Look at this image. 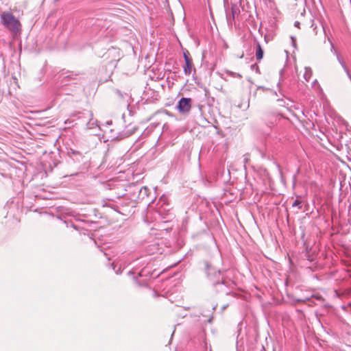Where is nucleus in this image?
Returning a JSON list of instances; mask_svg holds the SVG:
<instances>
[{
    "label": "nucleus",
    "instance_id": "obj_1",
    "mask_svg": "<svg viewBox=\"0 0 351 351\" xmlns=\"http://www.w3.org/2000/svg\"><path fill=\"white\" fill-rule=\"evenodd\" d=\"M202 264L207 279L215 288V291L218 293L229 295L231 293L230 286L232 283L223 278L224 270L217 269L208 261H203Z\"/></svg>",
    "mask_w": 351,
    "mask_h": 351
},
{
    "label": "nucleus",
    "instance_id": "obj_2",
    "mask_svg": "<svg viewBox=\"0 0 351 351\" xmlns=\"http://www.w3.org/2000/svg\"><path fill=\"white\" fill-rule=\"evenodd\" d=\"M1 24L12 32L16 33L21 29L19 21L10 12H3L1 15Z\"/></svg>",
    "mask_w": 351,
    "mask_h": 351
},
{
    "label": "nucleus",
    "instance_id": "obj_3",
    "mask_svg": "<svg viewBox=\"0 0 351 351\" xmlns=\"http://www.w3.org/2000/svg\"><path fill=\"white\" fill-rule=\"evenodd\" d=\"M77 74L74 73L73 72H64L62 71L58 73L56 80V86H64L68 84L69 82L75 79V76Z\"/></svg>",
    "mask_w": 351,
    "mask_h": 351
},
{
    "label": "nucleus",
    "instance_id": "obj_4",
    "mask_svg": "<svg viewBox=\"0 0 351 351\" xmlns=\"http://www.w3.org/2000/svg\"><path fill=\"white\" fill-rule=\"evenodd\" d=\"M192 99L189 97H182L178 102L177 110L180 113H188L191 108Z\"/></svg>",
    "mask_w": 351,
    "mask_h": 351
},
{
    "label": "nucleus",
    "instance_id": "obj_5",
    "mask_svg": "<svg viewBox=\"0 0 351 351\" xmlns=\"http://www.w3.org/2000/svg\"><path fill=\"white\" fill-rule=\"evenodd\" d=\"M183 56L185 62V64L183 66L184 73L186 75H189L192 72L193 66L192 59L189 56V51L185 49L183 51Z\"/></svg>",
    "mask_w": 351,
    "mask_h": 351
},
{
    "label": "nucleus",
    "instance_id": "obj_6",
    "mask_svg": "<svg viewBox=\"0 0 351 351\" xmlns=\"http://www.w3.org/2000/svg\"><path fill=\"white\" fill-rule=\"evenodd\" d=\"M138 276L139 277H145L146 278L141 280V281H138V277L136 276H134V282L138 285V286H147V277H149V276H151L152 273H151V271L149 269H148V268L147 267H145L143 269H142L139 272H138Z\"/></svg>",
    "mask_w": 351,
    "mask_h": 351
},
{
    "label": "nucleus",
    "instance_id": "obj_7",
    "mask_svg": "<svg viewBox=\"0 0 351 351\" xmlns=\"http://www.w3.org/2000/svg\"><path fill=\"white\" fill-rule=\"evenodd\" d=\"M315 300L322 302L324 300V298L320 295H312L310 298L306 297L304 298L297 300L298 302L306 303L308 302L309 306L315 305Z\"/></svg>",
    "mask_w": 351,
    "mask_h": 351
},
{
    "label": "nucleus",
    "instance_id": "obj_8",
    "mask_svg": "<svg viewBox=\"0 0 351 351\" xmlns=\"http://www.w3.org/2000/svg\"><path fill=\"white\" fill-rule=\"evenodd\" d=\"M82 114L88 119V121L86 123L87 128L91 129L94 128V126L96 125V123L93 120V112L91 111L87 110L84 112Z\"/></svg>",
    "mask_w": 351,
    "mask_h": 351
},
{
    "label": "nucleus",
    "instance_id": "obj_9",
    "mask_svg": "<svg viewBox=\"0 0 351 351\" xmlns=\"http://www.w3.org/2000/svg\"><path fill=\"white\" fill-rule=\"evenodd\" d=\"M254 43L256 44V58L258 61H261L263 58L264 51L256 39H254Z\"/></svg>",
    "mask_w": 351,
    "mask_h": 351
},
{
    "label": "nucleus",
    "instance_id": "obj_10",
    "mask_svg": "<svg viewBox=\"0 0 351 351\" xmlns=\"http://www.w3.org/2000/svg\"><path fill=\"white\" fill-rule=\"evenodd\" d=\"M136 130V127H132V128H127L125 130H123L121 133H120L117 136V138H118L119 140H121L124 138L128 137V136L132 135L135 132Z\"/></svg>",
    "mask_w": 351,
    "mask_h": 351
},
{
    "label": "nucleus",
    "instance_id": "obj_11",
    "mask_svg": "<svg viewBox=\"0 0 351 351\" xmlns=\"http://www.w3.org/2000/svg\"><path fill=\"white\" fill-rule=\"evenodd\" d=\"M136 190L138 191V199H143L148 196L149 189L147 186H142L140 189H136Z\"/></svg>",
    "mask_w": 351,
    "mask_h": 351
},
{
    "label": "nucleus",
    "instance_id": "obj_12",
    "mask_svg": "<svg viewBox=\"0 0 351 351\" xmlns=\"http://www.w3.org/2000/svg\"><path fill=\"white\" fill-rule=\"evenodd\" d=\"M313 72L310 67H305V72L304 73V78L306 82H309L311 76H312Z\"/></svg>",
    "mask_w": 351,
    "mask_h": 351
},
{
    "label": "nucleus",
    "instance_id": "obj_13",
    "mask_svg": "<svg viewBox=\"0 0 351 351\" xmlns=\"http://www.w3.org/2000/svg\"><path fill=\"white\" fill-rule=\"evenodd\" d=\"M226 20H227L228 25L230 27H232V23L234 21V16H230V14H226Z\"/></svg>",
    "mask_w": 351,
    "mask_h": 351
},
{
    "label": "nucleus",
    "instance_id": "obj_14",
    "mask_svg": "<svg viewBox=\"0 0 351 351\" xmlns=\"http://www.w3.org/2000/svg\"><path fill=\"white\" fill-rule=\"evenodd\" d=\"M68 153H69V156H73L75 157L76 156H79L80 157H82V154L81 152H80L79 151L73 149H70V150L69 151Z\"/></svg>",
    "mask_w": 351,
    "mask_h": 351
},
{
    "label": "nucleus",
    "instance_id": "obj_15",
    "mask_svg": "<svg viewBox=\"0 0 351 351\" xmlns=\"http://www.w3.org/2000/svg\"><path fill=\"white\" fill-rule=\"evenodd\" d=\"M311 27L313 29V31L315 34H317V25L315 23V20L313 19H311Z\"/></svg>",
    "mask_w": 351,
    "mask_h": 351
},
{
    "label": "nucleus",
    "instance_id": "obj_16",
    "mask_svg": "<svg viewBox=\"0 0 351 351\" xmlns=\"http://www.w3.org/2000/svg\"><path fill=\"white\" fill-rule=\"evenodd\" d=\"M292 206L293 207H298V208H302V201L299 200V199H295L293 204H292Z\"/></svg>",
    "mask_w": 351,
    "mask_h": 351
},
{
    "label": "nucleus",
    "instance_id": "obj_17",
    "mask_svg": "<svg viewBox=\"0 0 351 351\" xmlns=\"http://www.w3.org/2000/svg\"><path fill=\"white\" fill-rule=\"evenodd\" d=\"M272 120H271L270 121H269L267 125L269 127V128H271L272 126L274 125L276 121V119L277 117H275V116H272L271 117Z\"/></svg>",
    "mask_w": 351,
    "mask_h": 351
},
{
    "label": "nucleus",
    "instance_id": "obj_18",
    "mask_svg": "<svg viewBox=\"0 0 351 351\" xmlns=\"http://www.w3.org/2000/svg\"><path fill=\"white\" fill-rule=\"evenodd\" d=\"M116 52H118L117 51V49L116 48H112V49H109L107 51V53H106V55H110L112 53H116Z\"/></svg>",
    "mask_w": 351,
    "mask_h": 351
},
{
    "label": "nucleus",
    "instance_id": "obj_19",
    "mask_svg": "<svg viewBox=\"0 0 351 351\" xmlns=\"http://www.w3.org/2000/svg\"><path fill=\"white\" fill-rule=\"evenodd\" d=\"M237 14V9H235L234 8H232L231 9V14H230V16H234V17L235 18V15Z\"/></svg>",
    "mask_w": 351,
    "mask_h": 351
},
{
    "label": "nucleus",
    "instance_id": "obj_20",
    "mask_svg": "<svg viewBox=\"0 0 351 351\" xmlns=\"http://www.w3.org/2000/svg\"><path fill=\"white\" fill-rule=\"evenodd\" d=\"M84 158V156L82 155V157H80L79 156H76L75 158H73V160H76L77 161H80Z\"/></svg>",
    "mask_w": 351,
    "mask_h": 351
},
{
    "label": "nucleus",
    "instance_id": "obj_21",
    "mask_svg": "<svg viewBox=\"0 0 351 351\" xmlns=\"http://www.w3.org/2000/svg\"><path fill=\"white\" fill-rule=\"evenodd\" d=\"M291 39L292 40V45L295 47V38L294 36H291Z\"/></svg>",
    "mask_w": 351,
    "mask_h": 351
},
{
    "label": "nucleus",
    "instance_id": "obj_22",
    "mask_svg": "<svg viewBox=\"0 0 351 351\" xmlns=\"http://www.w3.org/2000/svg\"><path fill=\"white\" fill-rule=\"evenodd\" d=\"M251 67L252 69H254V68H256V72L259 73V69H258V66H256V64H252Z\"/></svg>",
    "mask_w": 351,
    "mask_h": 351
},
{
    "label": "nucleus",
    "instance_id": "obj_23",
    "mask_svg": "<svg viewBox=\"0 0 351 351\" xmlns=\"http://www.w3.org/2000/svg\"><path fill=\"white\" fill-rule=\"evenodd\" d=\"M300 23L298 21H295L294 23V26L296 27H300Z\"/></svg>",
    "mask_w": 351,
    "mask_h": 351
},
{
    "label": "nucleus",
    "instance_id": "obj_24",
    "mask_svg": "<svg viewBox=\"0 0 351 351\" xmlns=\"http://www.w3.org/2000/svg\"><path fill=\"white\" fill-rule=\"evenodd\" d=\"M121 273V269L120 268L117 271H116V274H119Z\"/></svg>",
    "mask_w": 351,
    "mask_h": 351
},
{
    "label": "nucleus",
    "instance_id": "obj_25",
    "mask_svg": "<svg viewBox=\"0 0 351 351\" xmlns=\"http://www.w3.org/2000/svg\"><path fill=\"white\" fill-rule=\"evenodd\" d=\"M247 161H248V158H246V157H245V158H244V162H245V163H247Z\"/></svg>",
    "mask_w": 351,
    "mask_h": 351
},
{
    "label": "nucleus",
    "instance_id": "obj_26",
    "mask_svg": "<svg viewBox=\"0 0 351 351\" xmlns=\"http://www.w3.org/2000/svg\"><path fill=\"white\" fill-rule=\"evenodd\" d=\"M134 274V273H133L132 271H128V275H132V274Z\"/></svg>",
    "mask_w": 351,
    "mask_h": 351
},
{
    "label": "nucleus",
    "instance_id": "obj_27",
    "mask_svg": "<svg viewBox=\"0 0 351 351\" xmlns=\"http://www.w3.org/2000/svg\"><path fill=\"white\" fill-rule=\"evenodd\" d=\"M237 76L241 77V75L240 74H237Z\"/></svg>",
    "mask_w": 351,
    "mask_h": 351
}]
</instances>
